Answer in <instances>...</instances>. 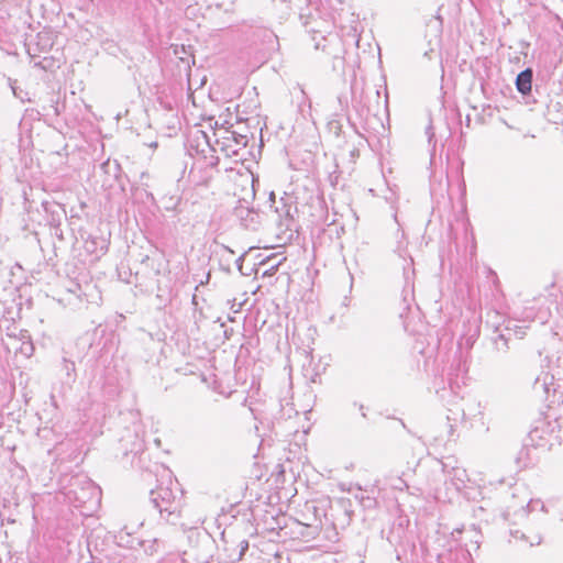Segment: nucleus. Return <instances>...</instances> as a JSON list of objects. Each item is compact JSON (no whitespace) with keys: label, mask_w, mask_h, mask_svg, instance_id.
<instances>
[{"label":"nucleus","mask_w":563,"mask_h":563,"mask_svg":"<svg viewBox=\"0 0 563 563\" xmlns=\"http://www.w3.org/2000/svg\"><path fill=\"white\" fill-rule=\"evenodd\" d=\"M192 303L197 305V297H196V295L192 296Z\"/></svg>","instance_id":"c756f323"},{"label":"nucleus","mask_w":563,"mask_h":563,"mask_svg":"<svg viewBox=\"0 0 563 563\" xmlns=\"http://www.w3.org/2000/svg\"><path fill=\"white\" fill-rule=\"evenodd\" d=\"M54 110H55V114H58L57 107H54Z\"/></svg>","instance_id":"473e14b6"},{"label":"nucleus","mask_w":563,"mask_h":563,"mask_svg":"<svg viewBox=\"0 0 563 563\" xmlns=\"http://www.w3.org/2000/svg\"><path fill=\"white\" fill-rule=\"evenodd\" d=\"M203 544L211 547L212 542L209 540V538H206L205 541H203Z\"/></svg>","instance_id":"393cba45"},{"label":"nucleus","mask_w":563,"mask_h":563,"mask_svg":"<svg viewBox=\"0 0 563 563\" xmlns=\"http://www.w3.org/2000/svg\"><path fill=\"white\" fill-rule=\"evenodd\" d=\"M234 545V554L227 555V560L229 563H235L242 559L244 553L249 550V542L246 540H241L238 543H233Z\"/></svg>","instance_id":"9d476101"},{"label":"nucleus","mask_w":563,"mask_h":563,"mask_svg":"<svg viewBox=\"0 0 563 563\" xmlns=\"http://www.w3.org/2000/svg\"><path fill=\"white\" fill-rule=\"evenodd\" d=\"M343 305L344 306H347L349 305V299L345 297L344 300H343Z\"/></svg>","instance_id":"7c9ffc66"},{"label":"nucleus","mask_w":563,"mask_h":563,"mask_svg":"<svg viewBox=\"0 0 563 563\" xmlns=\"http://www.w3.org/2000/svg\"><path fill=\"white\" fill-rule=\"evenodd\" d=\"M437 394L442 401H446V398H451V400H448V402H452L456 406V410L449 409V415L446 417L449 421L453 420L456 422L457 420H466V411L464 408L457 406L459 404L455 401L457 396L454 395L451 389L443 387L442 389L437 390Z\"/></svg>","instance_id":"39448f33"},{"label":"nucleus","mask_w":563,"mask_h":563,"mask_svg":"<svg viewBox=\"0 0 563 563\" xmlns=\"http://www.w3.org/2000/svg\"><path fill=\"white\" fill-rule=\"evenodd\" d=\"M87 563H92V562H87Z\"/></svg>","instance_id":"f704fd0d"},{"label":"nucleus","mask_w":563,"mask_h":563,"mask_svg":"<svg viewBox=\"0 0 563 563\" xmlns=\"http://www.w3.org/2000/svg\"><path fill=\"white\" fill-rule=\"evenodd\" d=\"M338 101H339V103L341 104L342 108L347 106V98L344 97V96H339L338 97Z\"/></svg>","instance_id":"a211bd4d"},{"label":"nucleus","mask_w":563,"mask_h":563,"mask_svg":"<svg viewBox=\"0 0 563 563\" xmlns=\"http://www.w3.org/2000/svg\"><path fill=\"white\" fill-rule=\"evenodd\" d=\"M515 334L518 339H522L526 334L523 327L514 324V327L507 325L504 332H500L494 340V345L497 351L506 352L508 350V340L511 334Z\"/></svg>","instance_id":"20e7f679"},{"label":"nucleus","mask_w":563,"mask_h":563,"mask_svg":"<svg viewBox=\"0 0 563 563\" xmlns=\"http://www.w3.org/2000/svg\"><path fill=\"white\" fill-rule=\"evenodd\" d=\"M85 485L86 487H82L80 493L75 489L70 490L79 503H86L87 495L98 496L99 494L97 487L90 481H85Z\"/></svg>","instance_id":"1a4fd4ad"},{"label":"nucleus","mask_w":563,"mask_h":563,"mask_svg":"<svg viewBox=\"0 0 563 563\" xmlns=\"http://www.w3.org/2000/svg\"><path fill=\"white\" fill-rule=\"evenodd\" d=\"M14 84L15 82L11 84V89H12L14 97L20 99L22 102H24L25 100L30 101V99L26 98L27 92L23 91L22 89H19L18 87H15Z\"/></svg>","instance_id":"f8f14e48"},{"label":"nucleus","mask_w":563,"mask_h":563,"mask_svg":"<svg viewBox=\"0 0 563 563\" xmlns=\"http://www.w3.org/2000/svg\"><path fill=\"white\" fill-rule=\"evenodd\" d=\"M62 365L63 371L68 377H70L75 373V363L73 361L64 358Z\"/></svg>","instance_id":"9b49d317"},{"label":"nucleus","mask_w":563,"mask_h":563,"mask_svg":"<svg viewBox=\"0 0 563 563\" xmlns=\"http://www.w3.org/2000/svg\"><path fill=\"white\" fill-rule=\"evenodd\" d=\"M242 261H243V255H242V256H240V257L238 258V261H236V264H238V266H239V268H240V269H241V264H242L241 262H242Z\"/></svg>","instance_id":"a878e982"},{"label":"nucleus","mask_w":563,"mask_h":563,"mask_svg":"<svg viewBox=\"0 0 563 563\" xmlns=\"http://www.w3.org/2000/svg\"><path fill=\"white\" fill-rule=\"evenodd\" d=\"M532 79H533V70L531 68H526L520 71L516 77V88L518 92L522 96H527L531 92L532 88Z\"/></svg>","instance_id":"0eeeda50"},{"label":"nucleus","mask_w":563,"mask_h":563,"mask_svg":"<svg viewBox=\"0 0 563 563\" xmlns=\"http://www.w3.org/2000/svg\"><path fill=\"white\" fill-rule=\"evenodd\" d=\"M198 133L201 135V139L205 141L209 151L217 152L219 150L227 157L239 156L240 151L245 148L249 143L247 135L233 130L232 126L216 130L214 135L217 136V147H212L210 145L209 139L203 131H198Z\"/></svg>","instance_id":"f03ea898"},{"label":"nucleus","mask_w":563,"mask_h":563,"mask_svg":"<svg viewBox=\"0 0 563 563\" xmlns=\"http://www.w3.org/2000/svg\"><path fill=\"white\" fill-rule=\"evenodd\" d=\"M426 134L428 135V142L431 143L434 139L433 126L431 123L427 126Z\"/></svg>","instance_id":"dca6fc26"},{"label":"nucleus","mask_w":563,"mask_h":563,"mask_svg":"<svg viewBox=\"0 0 563 563\" xmlns=\"http://www.w3.org/2000/svg\"><path fill=\"white\" fill-rule=\"evenodd\" d=\"M449 440H453L454 437H455V428H454V424L453 423H450L449 424Z\"/></svg>","instance_id":"f3484780"},{"label":"nucleus","mask_w":563,"mask_h":563,"mask_svg":"<svg viewBox=\"0 0 563 563\" xmlns=\"http://www.w3.org/2000/svg\"><path fill=\"white\" fill-rule=\"evenodd\" d=\"M277 267H278V264H277V265L272 266V267H271V271H272V272H275V271L277 269Z\"/></svg>","instance_id":"c85d7f7f"},{"label":"nucleus","mask_w":563,"mask_h":563,"mask_svg":"<svg viewBox=\"0 0 563 563\" xmlns=\"http://www.w3.org/2000/svg\"><path fill=\"white\" fill-rule=\"evenodd\" d=\"M101 167H102L103 169H106V172H108V169L111 167V164H110V162L108 161V162L103 163V164L101 165Z\"/></svg>","instance_id":"5701e85b"},{"label":"nucleus","mask_w":563,"mask_h":563,"mask_svg":"<svg viewBox=\"0 0 563 563\" xmlns=\"http://www.w3.org/2000/svg\"><path fill=\"white\" fill-rule=\"evenodd\" d=\"M210 277H211V275H210V272H209V273H207V274H206V278H202V279L200 280L199 285L208 284V283H209V280H210Z\"/></svg>","instance_id":"6ab92c4d"},{"label":"nucleus","mask_w":563,"mask_h":563,"mask_svg":"<svg viewBox=\"0 0 563 563\" xmlns=\"http://www.w3.org/2000/svg\"><path fill=\"white\" fill-rule=\"evenodd\" d=\"M218 162L219 158L216 157L214 155H210V157L205 156L201 166L210 169L214 167L218 164Z\"/></svg>","instance_id":"ddd939ff"},{"label":"nucleus","mask_w":563,"mask_h":563,"mask_svg":"<svg viewBox=\"0 0 563 563\" xmlns=\"http://www.w3.org/2000/svg\"><path fill=\"white\" fill-rule=\"evenodd\" d=\"M269 197H271V199H272L273 197H275V194H274V192H271Z\"/></svg>","instance_id":"72a5a7b5"},{"label":"nucleus","mask_w":563,"mask_h":563,"mask_svg":"<svg viewBox=\"0 0 563 563\" xmlns=\"http://www.w3.org/2000/svg\"><path fill=\"white\" fill-rule=\"evenodd\" d=\"M547 378H548L547 375L543 379H541L540 377H537L534 380V385H533L534 389L542 388L545 393H548L549 389H548Z\"/></svg>","instance_id":"2eb2a0df"},{"label":"nucleus","mask_w":563,"mask_h":563,"mask_svg":"<svg viewBox=\"0 0 563 563\" xmlns=\"http://www.w3.org/2000/svg\"><path fill=\"white\" fill-rule=\"evenodd\" d=\"M31 112H32V114H33V113H35L36 115H38V114H40V112H38V111H35V110H31Z\"/></svg>","instance_id":"2f4dec72"},{"label":"nucleus","mask_w":563,"mask_h":563,"mask_svg":"<svg viewBox=\"0 0 563 563\" xmlns=\"http://www.w3.org/2000/svg\"><path fill=\"white\" fill-rule=\"evenodd\" d=\"M461 532H462L461 529H455L454 531H452V536L455 538V533L460 534Z\"/></svg>","instance_id":"bb28decb"},{"label":"nucleus","mask_w":563,"mask_h":563,"mask_svg":"<svg viewBox=\"0 0 563 563\" xmlns=\"http://www.w3.org/2000/svg\"><path fill=\"white\" fill-rule=\"evenodd\" d=\"M312 41L314 42L316 49H322L323 52L331 54V52L328 51V46L333 42H338V38L336 36H324L320 32H316L312 35Z\"/></svg>","instance_id":"6e6552de"},{"label":"nucleus","mask_w":563,"mask_h":563,"mask_svg":"<svg viewBox=\"0 0 563 563\" xmlns=\"http://www.w3.org/2000/svg\"><path fill=\"white\" fill-rule=\"evenodd\" d=\"M200 162L195 163L194 167L190 170L189 177L196 181V184H206L207 180L210 178V175H208L203 180H196V172L197 167L199 166Z\"/></svg>","instance_id":"4468645a"},{"label":"nucleus","mask_w":563,"mask_h":563,"mask_svg":"<svg viewBox=\"0 0 563 563\" xmlns=\"http://www.w3.org/2000/svg\"><path fill=\"white\" fill-rule=\"evenodd\" d=\"M234 216L246 229H255V227L260 223L258 212L249 206H244L242 201H239V206L234 208Z\"/></svg>","instance_id":"7ed1b4c3"},{"label":"nucleus","mask_w":563,"mask_h":563,"mask_svg":"<svg viewBox=\"0 0 563 563\" xmlns=\"http://www.w3.org/2000/svg\"><path fill=\"white\" fill-rule=\"evenodd\" d=\"M468 481L467 473L462 467H453L448 472L445 483L450 484L457 492L462 490Z\"/></svg>","instance_id":"423d86ee"},{"label":"nucleus","mask_w":563,"mask_h":563,"mask_svg":"<svg viewBox=\"0 0 563 563\" xmlns=\"http://www.w3.org/2000/svg\"><path fill=\"white\" fill-rule=\"evenodd\" d=\"M479 407H481L479 402L473 401V402L468 404V410H471L472 408L475 409V408H479Z\"/></svg>","instance_id":"aec40b11"},{"label":"nucleus","mask_w":563,"mask_h":563,"mask_svg":"<svg viewBox=\"0 0 563 563\" xmlns=\"http://www.w3.org/2000/svg\"><path fill=\"white\" fill-rule=\"evenodd\" d=\"M360 410H361L362 417L366 418V412L364 411V406L363 405H360Z\"/></svg>","instance_id":"b1692460"},{"label":"nucleus","mask_w":563,"mask_h":563,"mask_svg":"<svg viewBox=\"0 0 563 563\" xmlns=\"http://www.w3.org/2000/svg\"><path fill=\"white\" fill-rule=\"evenodd\" d=\"M113 167H114L115 170L120 169V166L115 162L113 163Z\"/></svg>","instance_id":"cd10ccee"},{"label":"nucleus","mask_w":563,"mask_h":563,"mask_svg":"<svg viewBox=\"0 0 563 563\" xmlns=\"http://www.w3.org/2000/svg\"><path fill=\"white\" fill-rule=\"evenodd\" d=\"M162 483L150 492V501L166 521L175 523L179 517V499L177 497V483H173L172 472L162 470Z\"/></svg>","instance_id":"f257e3e1"},{"label":"nucleus","mask_w":563,"mask_h":563,"mask_svg":"<svg viewBox=\"0 0 563 563\" xmlns=\"http://www.w3.org/2000/svg\"><path fill=\"white\" fill-rule=\"evenodd\" d=\"M141 443L134 444V448L131 449V453H137L141 450Z\"/></svg>","instance_id":"412c9836"},{"label":"nucleus","mask_w":563,"mask_h":563,"mask_svg":"<svg viewBox=\"0 0 563 563\" xmlns=\"http://www.w3.org/2000/svg\"><path fill=\"white\" fill-rule=\"evenodd\" d=\"M224 550L229 552L228 555H233L234 554V545L233 544H232L231 548L225 547Z\"/></svg>","instance_id":"4be33fe9"}]
</instances>
